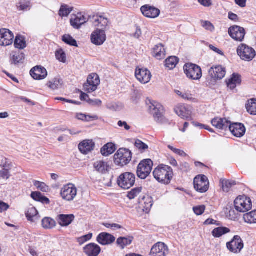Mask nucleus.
<instances>
[{
	"label": "nucleus",
	"instance_id": "nucleus-1",
	"mask_svg": "<svg viewBox=\"0 0 256 256\" xmlns=\"http://www.w3.org/2000/svg\"><path fill=\"white\" fill-rule=\"evenodd\" d=\"M154 178L159 182L168 184L173 176V170L171 167L160 164L154 168L153 172Z\"/></svg>",
	"mask_w": 256,
	"mask_h": 256
},
{
	"label": "nucleus",
	"instance_id": "nucleus-2",
	"mask_svg": "<svg viewBox=\"0 0 256 256\" xmlns=\"http://www.w3.org/2000/svg\"><path fill=\"white\" fill-rule=\"evenodd\" d=\"M146 104L150 112L154 116V120L160 122L162 119L164 108L163 106L158 102L148 98Z\"/></svg>",
	"mask_w": 256,
	"mask_h": 256
},
{
	"label": "nucleus",
	"instance_id": "nucleus-3",
	"mask_svg": "<svg viewBox=\"0 0 256 256\" xmlns=\"http://www.w3.org/2000/svg\"><path fill=\"white\" fill-rule=\"evenodd\" d=\"M236 52L240 59L246 62L252 61L256 56L254 49L244 44H241L238 46Z\"/></svg>",
	"mask_w": 256,
	"mask_h": 256
},
{
	"label": "nucleus",
	"instance_id": "nucleus-4",
	"mask_svg": "<svg viewBox=\"0 0 256 256\" xmlns=\"http://www.w3.org/2000/svg\"><path fill=\"white\" fill-rule=\"evenodd\" d=\"M131 152L126 148H120L114 155V162L119 166L128 164L132 160Z\"/></svg>",
	"mask_w": 256,
	"mask_h": 256
},
{
	"label": "nucleus",
	"instance_id": "nucleus-5",
	"mask_svg": "<svg viewBox=\"0 0 256 256\" xmlns=\"http://www.w3.org/2000/svg\"><path fill=\"white\" fill-rule=\"evenodd\" d=\"M153 166V162L150 159L142 160L137 168V176L142 180L146 179L150 174Z\"/></svg>",
	"mask_w": 256,
	"mask_h": 256
},
{
	"label": "nucleus",
	"instance_id": "nucleus-6",
	"mask_svg": "<svg viewBox=\"0 0 256 256\" xmlns=\"http://www.w3.org/2000/svg\"><path fill=\"white\" fill-rule=\"evenodd\" d=\"M234 204L236 210L240 212H246L250 210L252 207L251 200L246 196H238Z\"/></svg>",
	"mask_w": 256,
	"mask_h": 256
},
{
	"label": "nucleus",
	"instance_id": "nucleus-7",
	"mask_svg": "<svg viewBox=\"0 0 256 256\" xmlns=\"http://www.w3.org/2000/svg\"><path fill=\"white\" fill-rule=\"evenodd\" d=\"M185 74L187 77L194 80H200L202 76L201 68L193 64H186L184 66Z\"/></svg>",
	"mask_w": 256,
	"mask_h": 256
},
{
	"label": "nucleus",
	"instance_id": "nucleus-8",
	"mask_svg": "<svg viewBox=\"0 0 256 256\" xmlns=\"http://www.w3.org/2000/svg\"><path fill=\"white\" fill-rule=\"evenodd\" d=\"M55 100L66 102L68 103L77 105L80 104H81V102H86L92 106H100L102 103V100L96 98V97H80V101L66 99L63 97H56L55 98Z\"/></svg>",
	"mask_w": 256,
	"mask_h": 256
},
{
	"label": "nucleus",
	"instance_id": "nucleus-9",
	"mask_svg": "<svg viewBox=\"0 0 256 256\" xmlns=\"http://www.w3.org/2000/svg\"><path fill=\"white\" fill-rule=\"evenodd\" d=\"M135 180V175L131 172H127L120 176L118 179V184L122 188L128 189L134 185Z\"/></svg>",
	"mask_w": 256,
	"mask_h": 256
},
{
	"label": "nucleus",
	"instance_id": "nucleus-10",
	"mask_svg": "<svg viewBox=\"0 0 256 256\" xmlns=\"http://www.w3.org/2000/svg\"><path fill=\"white\" fill-rule=\"evenodd\" d=\"M77 191V188L74 184H68L62 188L60 195L64 200L72 201L76 196Z\"/></svg>",
	"mask_w": 256,
	"mask_h": 256
},
{
	"label": "nucleus",
	"instance_id": "nucleus-11",
	"mask_svg": "<svg viewBox=\"0 0 256 256\" xmlns=\"http://www.w3.org/2000/svg\"><path fill=\"white\" fill-rule=\"evenodd\" d=\"M195 190L201 193L206 192L209 188V182L208 178L204 175L196 176L194 180Z\"/></svg>",
	"mask_w": 256,
	"mask_h": 256
},
{
	"label": "nucleus",
	"instance_id": "nucleus-12",
	"mask_svg": "<svg viewBox=\"0 0 256 256\" xmlns=\"http://www.w3.org/2000/svg\"><path fill=\"white\" fill-rule=\"evenodd\" d=\"M174 111L177 115L184 120H192V108L189 106L178 104L174 108Z\"/></svg>",
	"mask_w": 256,
	"mask_h": 256
},
{
	"label": "nucleus",
	"instance_id": "nucleus-13",
	"mask_svg": "<svg viewBox=\"0 0 256 256\" xmlns=\"http://www.w3.org/2000/svg\"><path fill=\"white\" fill-rule=\"evenodd\" d=\"M243 240L239 236H235L231 241L226 243L228 249L234 254L240 253L243 249Z\"/></svg>",
	"mask_w": 256,
	"mask_h": 256
},
{
	"label": "nucleus",
	"instance_id": "nucleus-14",
	"mask_svg": "<svg viewBox=\"0 0 256 256\" xmlns=\"http://www.w3.org/2000/svg\"><path fill=\"white\" fill-rule=\"evenodd\" d=\"M230 37L236 41L242 42L246 35L244 29L238 26H230L228 31Z\"/></svg>",
	"mask_w": 256,
	"mask_h": 256
},
{
	"label": "nucleus",
	"instance_id": "nucleus-15",
	"mask_svg": "<svg viewBox=\"0 0 256 256\" xmlns=\"http://www.w3.org/2000/svg\"><path fill=\"white\" fill-rule=\"evenodd\" d=\"M168 252V246L164 242H158L152 248L150 255L152 256H166Z\"/></svg>",
	"mask_w": 256,
	"mask_h": 256
},
{
	"label": "nucleus",
	"instance_id": "nucleus-16",
	"mask_svg": "<svg viewBox=\"0 0 256 256\" xmlns=\"http://www.w3.org/2000/svg\"><path fill=\"white\" fill-rule=\"evenodd\" d=\"M14 36L8 30L2 28L0 30V45L6 46L13 42Z\"/></svg>",
	"mask_w": 256,
	"mask_h": 256
},
{
	"label": "nucleus",
	"instance_id": "nucleus-17",
	"mask_svg": "<svg viewBox=\"0 0 256 256\" xmlns=\"http://www.w3.org/2000/svg\"><path fill=\"white\" fill-rule=\"evenodd\" d=\"M135 76L136 79L143 84L148 83L152 78L150 72L146 68L136 69Z\"/></svg>",
	"mask_w": 256,
	"mask_h": 256
},
{
	"label": "nucleus",
	"instance_id": "nucleus-18",
	"mask_svg": "<svg viewBox=\"0 0 256 256\" xmlns=\"http://www.w3.org/2000/svg\"><path fill=\"white\" fill-rule=\"evenodd\" d=\"M91 41L96 46H101L106 40V34L104 30H96L91 34Z\"/></svg>",
	"mask_w": 256,
	"mask_h": 256
},
{
	"label": "nucleus",
	"instance_id": "nucleus-19",
	"mask_svg": "<svg viewBox=\"0 0 256 256\" xmlns=\"http://www.w3.org/2000/svg\"><path fill=\"white\" fill-rule=\"evenodd\" d=\"M210 76L214 80L222 79L226 74L224 68L222 66H216L212 67L208 70Z\"/></svg>",
	"mask_w": 256,
	"mask_h": 256
},
{
	"label": "nucleus",
	"instance_id": "nucleus-20",
	"mask_svg": "<svg viewBox=\"0 0 256 256\" xmlns=\"http://www.w3.org/2000/svg\"><path fill=\"white\" fill-rule=\"evenodd\" d=\"M140 10L145 16L151 18L158 17L160 12L158 8L148 4L142 6Z\"/></svg>",
	"mask_w": 256,
	"mask_h": 256
},
{
	"label": "nucleus",
	"instance_id": "nucleus-21",
	"mask_svg": "<svg viewBox=\"0 0 256 256\" xmlns=\"http://www.w3.org/2000/svg\"><path fill=\"white\" fill-rule=\"evenodd\" d=\"M228 129L232 134L237 138H241L246 132V128L241 123L230 124Z\"/></svg>",
	"mask_w": 256,
	"mask_h": 256
},
{
	"label": "nucleus",
	"instance_id": "nucleus-22",
	"mask_svg": "<svg viewBox=\"0 0 256 256\" xmlns=\"http://www.w3.org/2000/svg\"><path fill=\"white\" fill-rule=\"evenodd\" d=\"M31 76L35 80H40L45 78L48 76L46 70L42 66H36L30 71Z\"/></svg>",
	"mask_w": 256,
	"mask_h": 256
},
{
	"label": "nucleus",
	"instance_id": "nucleus-23",
	"mask_svg": "<svg viewBox=\"0 0 256 256\" xmlns=\"http://www.w3.org/2000/svg\"><path fill=\"white\" fill-rule=\"evenodd\" d=\"M94 142L90 140H84L78 144L80 152L84 154H87L92 152L94 150Z\"/></svg>",
	"mask_w": 256,
	"mask_h": 256
},
{
	"label": "nucleus",
	"instance_id": "nucleus-24",
	"mask_svg": "<svg viewBox=\"0 0 256 256\" xmlns=\"http://www.w3.org/2000/svg\"><path fill=\"white\" fill-rule=\"evenodd\" d=\"M115 240L116 238L114 236L106 232L100 234L96 238L97 242L103 246L110 244L113 243Z\"/></svg>",
	"mask_w": 256,
	"mask_h": 256
},
{
	"label": "nucleus",
	"instance_id": "nucleus-25",
	"mask_svg": "<svg viewBox=\"0 0 256 256\" xmlns=\"http://www.w3.org/2000/svg\"><path fill=\"white\" fill-rule=\"evenodd\" d=\"M84 251L88 256H98L100 252L101 248L98 244L90 243L84 247Z\"/></svg>",
	"mask_w": 256,
	"mask_h": 256
},
{
	"label": "nucleus",
	"instance_id": "nucleus-26",
	"mask_svg": "<svg viewBox=\"0 0 256 256\" xmlns=\"http://www.w3.org/2000/svg\"><path fill=\"white\" fill-rule=\"evenodd\" d=\"M108 20L102 16H96L94 18V26L96 28V30H105L108 26Z\"/></svg>",
	"mask_w": 256,
	"mask_h": 256
},
{
	"label": "nucleus",
	"instance_id": "nucleus-27",
	"mask_svg": "<svg viewBox=\"0 0 256 256\" xmlns=\"http://www.w3.org/2000/svg\"><path fill=\"white\" fill-rule=\"evenodd\" d=\"M212 125L216 128L220 130H224L228 128L230 122L226 118H216L212 120Z\"/></svg>",
	"mask_w": 256,
	"mask_h": 256
},
{
	"label": "nucleus",
	"instance_id": "nucleus-28",
	"mask_svg": "<svg viewBox=\"0 0 256 256\" xmlns=\"http://www.w3.org/2000/svg\"><path fill=\"white\" fill-rule=\"evenodd\" d=\"M139 203L142 208L144 212L148 213L152 208L153 204L152 198L148 196H143L139 200Z\"/></svg>",
	"mask_w": 256,
	"mask_h": 256
},
{
	"label": "nucleus",
	"instance_id": "nucleus-29",
	"mask_svg": "<svg viewBox=\"0 0 256 256\" xmlns=\"http://www.w3.org/2000/svg\"><path fill=\"white\" fill-rule=\"evenodd\" d=\"M74 219V214H60L58 216V223L62 226H69Z\"/></svg>",
	"mask_w": 256,
	"mask_h": 256
},
{
	"label": "nucleus",
	"instance_id": "nucleus-30",
	"mask_svg": "<svg viewBox=\"0 0 256 256\" xmlns=\"http://www.w3.org/2000/svg\"><path fill=\"white\" fill-rule=\"evenodd\" d=\"M2 169L0 170V180H7L10 176V170L12 169V164L6 161L4 163L2 162Z\"/></svg>",
	"mask_w": 256,
	"mask_h": 256
},
{
	"label": "nucleus",
	"instance_id": "nucleus-31",
	"mask_svg": "<svg viewBox=\"0 0 256 256\" xmlns=\"http://www.w3.org/2000/svg\"><path fill=\"white\" fill-rule=\"evenodd\" d=\"M26 215L28 220L32 222H36L38 221L40 218V216L38 214V210L33 206L30 207L28 209Z\"/></svg>",
	"mask_w": 256,
	"mask_h": 256
},
{
	"label": "nucleus",
	"instance_id": "nucleus-32",
	"mask_svg": "<svg viewBox=\"0 0 256 256\" xmlns=\"http://www.w3.org/2000/svg\"><path fill=\"white\" fill-rule=\"evenodd\" d=\"M86 18L81 13L78 14L74 18L70 19V24L75 28H79L80 26L86 23Z\"/></svg>",
	"mask_w": 256,
	"mask_h": 256
},
{
	"label": "nucleus",
	"instance_id": "nucleus-33",
	"mask_svg": "<svg viewBox=\"0 0 256 256\" xmlns=\"http://www.w3.org/2000/svg\"><path fill=\"white\" fill-rule=\"evenodd\" d=\"M241 80L240 76L236 74H234L230 78L226 80L228 88L232 90L236 88L237 85L240 84Z\"/></svg>",
	"mask_w": 256,
	"mask_h": 256
},
{
	"label": "nucleus",
	"instance_id": "nucleus-34",
	"mask_svg": "<svg viewBox=\"0 0 256 256\" xmlns=\"http://www.w3.org/2000/svg\"><path fill=\"white\" fill-rule=\"evenodd\" d=\"M94 166L96 170L102 174L106 173L110 168L108 162L102 160L96 162L94 164Z\"/></svg>",
	"mask_w": 256,
	"mask_h": 256
},
{
	"label": "nucleus",
	"instance_id": "nucleus-35",
	"mask_svg": "<svg viewBox=\"0 0 256 256\" xmlns=\"http://www.w3.org/2000/svg\"><path fill=\"white\" fill-rule=\"evenodd\" d=\"M153 56L157 60H162L164 58L166 51L162 44H158L154 47L152 52Z\"/></svg>",
	"mask_w": 256,
	"mask_h": 256
},
{
	"label": "nucleus",
	"instance_id": "nucleus-36",
	"mask_svg": "<svg viewBox=\"0 0 256 256\" xmlns=\"http://www.w3.org/2000/svg\"><path fill=\"white\" fill-rule=\"evenodd\" d=\"M25 56L24 54L20 52H12L10 54V62L12 64L17 65L22 64L24 62Z\"/></svg>",
	"mask_w": 256,
	"mask_h": 256
},
{
	"label": "nucleus",
	"instance_id": "nucleus-37",
	"mask_svg": "<svg viewBox=\"0 0 256 256\" xmlns=\"http://www.w3.org/2000/svg\"><path fill=\"white\" fill-rule=\"evenodd\" d=\"M134 237L132 236H128L126 237H120L116 240V244L121 249H124L126 246L130 245L132 240Z\"/></svg>",
	"mask_w": 256,
	"mask_h": 256
},
{
	"label": "nucleus",
	"instance_id": "nucleus-38",
	"mask_svg": "<svg viewBox=\"0 0 256 256\" xmlns=\"http://www.w3.org/2000/svg\"><path fill=\"white\" fill-rule=\"evenodd\" d=\"M116 148V145L112 142L105 144L100 150V152L104 156H106L113 154Z\"/></svg>",
	"mask_w": 256,
	"mask_h": 256
},
{
	"label": "nucleus",
	"instance_id": "nucleus-39",
	"mask_svg": "<svg viewBox=\"0 0 256 256\" xmlns=\"http://www.w3.org/2000/svg\"><path fill=\"white\" fill-rule=\"evenodd\" d=\"M62 80L59 77L54 78L47 83V86L52 90L60 88L62 85Z\"/></svg>",
	"mask_w": 256,
	"mask_h": 256
},
{
	"label": "nucleus",
	"instance_id": "nucleus-40",
	"mask_svg": "<svg viewBox=\"0 0 256 256\" xmlns=\"http://www.w3.org/2000/svg\"><path fill=\"white\" fill-rule=\"evenodd\" d=\"M230 232V230L228 228L220 226L214 229L212 234L214 237L218 238L224 234L229 233Z\"/></svg>",
	"mask_w": 256,
	"mask_h": 256
},
{
	"label": "nucleus",
	"instance_id": "nucleus-41",
	"mask_svg": "<svg viewBox=\"0 0 256 256\" xmlns=\"http://www.w3.org/2000/svg\"><path fill=\"white\" fill-rule=\"evenodd\" d=\"M42 225L44 229H52L56 226V222L50 218L46 217L42 219Z\"/></svg>",
	"mask_w": 256,
	"mask_h": 256
},
{
	"label": "nucleus",
	"instance_id": "nucleus-42",
	"mask_svg": "<svg viewBox=\"0 0 256 256\" xmlns=\"http://www.w3.org/2000/svg\"><path fill=\"white\" fill-rule=\"evenodd\" d=\"M87 82L93 86L92 88H98V86L100 84V77L97 74L92 73L88 76Z\"/></svg>",
	"mask_w": 256,
	"mask_h": 256
},
{
	"label": "nucleus",
	"instance_id": "nucleus-43",
	"mask_svg": "<svg viewBox=\"0 0 256 256\" xmlns=\"http://www.w3.org/2000/svg\"><path fill=\"white\" fill-rule=\"evenodd\" d=\"M76 118L79 120L88 122L97 120L98 118V116L96 115L90 116L82 113H77L76 115Z\"/></svg>",
	"mask_w": 256,
	"mask_h": 256
},
{
	"label": "nucleus",
	"instance_id": "nucleus-44",
	"mask_svg": "<svg viewBox=\"0 0 256 256\" xmlns=\"http://www.w3.org/2000/svg\"><path fill=\"white\" fill-rule=\"evenodd\" d=\"M31 197L35 200L42 202L44 204H49L50 200L46 197L44 196L40 192H32L31 194Z\"/></svg>",
	"mask_w": 256,
	"mask_h": 256
},
{
	"label": "nucleus",
	"instance_id": "nucleus-45",
	"mask_svg": "<svg viewBox=\"0 0 256 256\" xmlns=\"http://www.w3.org/2000/svg\"><path fill=\"white\" fill-rule=\"evenodd\" d=\"M247 111L252 115H256V98L250 100L246 104Z\"/></svg>",
	"mask_w": 256,
	"mask_h": 256
},
{
	"label": "nucleus",
	"instance_id": "nucleus-46",
	"mask_svg": "<svg viewBox=\"0 0 256 256\" xmlns=\"http://www.w3.org/2000/svg\"><path fill=\"white\" fill-rule=\"evenodd\" d=\"M178 58L176 56H170L165 61V66L169 70L174 68L178 62Z\"/></svg>",
	"mask_w": 256,
	"mask_h": 256
},
{
	"label": "nucleus",
	"instance_id": "nucleus-47",
	"mask_svg": "<svg viewBox=\"0 0 256 256\" xmlns=\"http://www.w3.org/2000/svg\"><path fill=\"white\" fill-rule=\"evenodd\" d=\"M243 218L244 222L247 223H256V210L244 214Z\"/></svg>",
	"mask_w": 256,
	"mask_h": 256
},
{
	"label": "nucleus",
	"instance_id": "nucleus-48",
	"mask_svg": "<svg viewBox=\"0 0 256 256\" xmlns=\"http://www.w3.org/2000/svg\"><path fill=\"white\" fill-rule=\"evenodd\" d=\"M14 44L15 47L18 49H23L26 46L24 39L20 36H16Z\"/></svg>",
	"mask_w": 256,
	"mask_h": 256
},
{
	"label": "nucleus",
	"instance_id": "nucleus-49",
	"mask_svg": "<svg viewBox=\"0 0 256 256\" xmlns=\"http://www.w3.org/2000/svg\"><path fill=\"white\" fill-rule=\"evenodd\" d=\"M73 10V8L66 4L62 5L59 10V15L62 16H67Z\"/></svg>",
	"mask_w": 256,
	"mask_h": 256
},
{
	"label": "nucleus",
	"instance_id": "nucleus-50",
	"mask_svg": "<svg viewBox=\"0 0 256 256\" xmlns=\"http://www.w3.org/2000/svg\"><path fill=\"white\" fill-rule=\"evenodd\" d=\"M221 183L222 190L225 192H229L230 188L236 184L234 181H230L228 180H221Z\"/></svg>",
	"mask_w": 256,
	"mask_h": 256
},
{
	"label": "nucleus",
	"instance_id": "nucleus-51",
	"mask_svg": "<svg viewBox=\"0 0 256 256\" xmlns=\"http://www.w3.org/2000/svg\"><path fill=\"white\" fill-rule=\"evenodd\" d=\"M62 40L66 44L78 47L76 41L68 34H65L62 36Z\"/></svg>",
	"mask_w": 256,
	"mask_h": 256
},
{
	"label": "nucleus",
	"instance_id": "nucleus-52",
	"mask_svg": "<svg viewBox=\"0 0 256 256\" xmlns=\"http://www.w3.org/2000/svg\"><path fill=\"white\" fill-rule=\"evenodd\" d=\"M142 188L138 187L132 190L131 191L128 192V197L132 200L138 196L142 192Z\"/></svg>",
	"mask_w": 256,
	"mask_h": 256
},
{
	"label": "nucleus",
	"instance_id": "nucleus-53",
	"mask_svg": "<svg viewBox=\"0 0 256 256\" xmlns=\"http://www.w3.org/2000/svg\"><path fill=\"white\" fill-rule=\"evenodd\" d=\"M17 7L19 10H27L30 7V3L28 0H21L18 4Z\"/></svg>",
	"mask_w": 256,
	"mask_h": 256
},
{
	"label": "nucleus",
	"instance_id": "nucleus-54",
	"mask_svg": "<svg viewBox=\"0 0 256 256\" xmlns=\"http://www.w3.org/2000/svg\"><path fill=\"white\" fill-rule=\"evenodd\" d=\"M56 59L60 62L64 63L66 62V54L64 51L62 49L58 50L56 52Z\"/></svg>",
	"mask_w": 256,
	"mask_h": 256
},
{
	"label": "nucleus",
	"instance_id": "nucleus-55",
	"mask_svg": "<svg viewBox=\"0 0 256 256\" xmlns=\"http://www.w3.org/2000/svg\"><path fill=\"white\" fill-rule=\"evenodd\" d=\"M34 186L36 188L42 192H47L49 190V188L44 182H40L38 181H35L34 182Z\"/></svg>",
	"mask_w": 256,
	"mask_h": 256
},
{
	"label": "nucleus",
	"instance_id": "nucleus-56",
	"mask_svg": "<svg viewBox=\"0 0 256 256\" xmlns=\"http://www.w3.org/2000/svg\"><path fill=\"white\" fill-rule=\"evenodd\" d=\"M134 145L136 148L142 151H144L148 148L146 144L139 140H136Z\"/></svg>",
	"mask_w": 256,
	"mask_h": 256
},
{
	"label": "nucleus",
	"instance_id": "nucleus-57",
	"mask_svg": "<svg viewBox=\"0 0 256 256\" xmlns=\"http://www.w3.org/2000/svg\"><path fill=\"white\" fill-rule=\"evenodd\" d=\"M168 148L172 151L174 153L180 156H187L184 150L176 148L170 145L168 146Z\"/></svg>",
	"mask_w": 256,
	"mask_h": 256
},
{
	"label": "nucleus",
	"instance_id": "nucleus-58",
	"mask_svg": "<svg viewBox=\"0 0 256 256\" xmlns=\"http://www.w3.org/2000/svg\"><path fill=\"white\" fill-rule=\"evenodd\" d=\"M93 86L89 84L87 81L84 84V90L85 92L90 93L93 92L97 89L96 88H92Z\"/></svg>",
	"mask_w": 256,
	"mask_h": 256
},
{
	"label": "nucleus",
	"instance_id": "nucleus-59",
	"mask_svg": "<svg viewBox=\"0 0 256 256\" xmlns=\"http://www.w3.org/2000/svg\"><path fill=\"white\" fill-rule=\"evenodd\" d=\"M194 212L198 215L202 214L205 210V206L204 205L196 206L193 208Z\"/></svg>",
	"mask_w": 256,
	"mask_h": 256
},
{
	"label": "nucleus",
	"instance_id": "nucleus-60",
	"mask_svg": "<svg viewBox=\"0 0 256 256\" xmlns=\"http://www.w3.org/2000/svg\"><path fill=\"white\" fill-rule=\"evenodd\" d=\"M92 234H88L78 239V242L80 244H82L90 240L92 238Z\"/></svg>",
	"mask_w": 256,
	"mask_h": 256
},
{
	"label": "nucleus",
	"instance_id": "nucleus-61",
	"mask_svg": "<svg viewBox=\"0 0 256 256\" xmlns=\"http://www.w3.org/2000/svg\"><path fill=\"white\" fill-rule=\"evenodd\" d=\"M10 208V205L2 200H0V213L7 211Z\"/></svg>",
	"mask_w": 256,
	"mask_h": 256
},
{
	"label": "nucleus",
	"instance_id": "nucleus-62",
	"mask_svg": "<svg viewBox=\"0 0 256 256\" xmlns=\"http://www.w3.org/2000/svg\"><path fill=\"white\" fill-rule=\"evenodd\" d=\"M202 26L207 30L212 31L214 30V26L209 22L206 21L202 22Z\"/></svg>",
	"mask_w": 256,
	"mask_h": 256
},
{
	"label": "nucleus",
	"instance_id": "nucleus-63",
	"mask_svg": "<svg viewBox=\"0 0 256 256\" xmlns=\"http://www.w3.org/2000/svg\"><path fill=\"white\" fill-rule=\"evenodd\" d=\"M21 100L26 102L29 106H33L36 104V102L34 100H31L26 97H22Z\"/></svg>",
	"mask_w": 256,
	"mask_h": 256
},
{
	"label": "nucleus",
	"instance_id": "nucleus-64",
	"mask_svg": "<svg viewBox=\"0 0 256 256\" xmlns=\"http://www.w3.org/2000/svg\"><path fill=\"white\" fill-rule=\"evenodd\" d=\"M198 2L205 7H209L212 4V0H198Z\"/></svg>",
	"mask_w": 256,
	"mask_h": 256
}]
</instances>
